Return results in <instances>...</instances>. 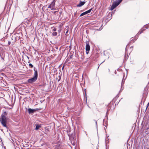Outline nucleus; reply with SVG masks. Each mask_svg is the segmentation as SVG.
Here are the masks:
<instances>
[{
  "label": "nucleus",
  "mask_w": 149,
  "mask_h": 149,
  "mask_svg": "<svg viewBox=\"0 0 149 149\" xmlns=\"http://www.w3.org/2000/svg\"><path fill=\"white\" fill-rule=\"evenodd\" d=\"M7 114V113L5 111L1 115L0 118L1 122L2 125L4 127L6 128H7L6 123L8 118L6 116Z\"/></svg>",
  "instance_id": "obj_1"
},
{
  "label": "nucleus",
  "mask_w": 149,
  "mask_h": 149,
  "mask_svg": "<svg viewBox=\"0 0 149 149\" xmlns=\"http://www.w3.org/2000/svg\"><path fill=\"white\" fill-rule=\"evenodd\" d=\"M34 70L35 72L34 76L33 77L29 79L28 80L29 83H32L35 82L37 79L38 77V73L37 70H36L35 67H34Z\"/></svg>",
  "instance_id": "obj_2"
},
{
  "label": "nucleus",
  "mask_w": 149,
  "mask_h": 149,
  "mask_svg": "<svg viewBox=\"0 0 149 149\" xmlns=\"http://www.w3.org/2000/svg\"><path fill=\"white\" fill-rule=\"evenodd\" d=\"M55 1L54 0L49 5L48 8H50L52 10H56V9L55 8Z\"/></svg>",
  "instance_id": "obj_3"
},
{
  "label": "nucleus",
  "mask_w": 149,
  "mask_h": 149,
  "mask_svg": "<svg viewBox=\"0 0 149 149\" xmlns=\"http://www.w3.org/2000/svg\"><path fill=\"white\" fill-rule=\"evenodd\" d=\"M119 4L116 1H114L112 5L111 8V10H113L114 8L117 6Z\"/></svg>",
  "instance_id": "obj_4"
},
{
  "label": "nucleus",
  "mask_w": 149,
  "mask_h": 149,
  "mask_svg": "<svg viewBox=\"0 0 149 149\" xmlns=\"http://www.w3.org/2000/svg\"><path fill=\"white\" fill-rule=\"evenodd\" d=\"M86 50L87 54L89 53L90 50V46L88 43H86Z\"/></svg>",
  "instance_id": "obj_5"
},
{
  "label": "nucleus",
  "mask_w": 149,
  "mask_h": 149,
  "mask_svg": "<svg viewBox=\"0 0 149 149\" xmlns=\"http://www.w3.org/2000/svg\"><path fill=\"white\" fill-rule=\"evenodd\" d=\"M37 109H31V108H29L28 109V113L29 114H31L33 113L35 111L37 110Z\"/></svg>",
  "instance_id": "obj_6"
},
{
  "label": "nucleus",
  "mask_w": 149,
  "mask_h": 149,
  "mask_svg": "<svg viewBox=\"0 0 149 149\" xmlns=\"http://www.w3.org/2000/svg\"><path fill=\"white\" fill-rule=\"evenodd\" d=\"M92 10V9L91 8L88 10L84 12H83V13H82L80 15V16H82L83 15H86L88 13H89L91 12V10Z\"/></svg>",
  "instance_id": "obj_7"
},
{
  "label": "nucleus",
  "mask_w": 149,
  "mask_h": 149,
  "mask_svg": "<svg viewBox=\"0 0 149 149\" xmlns=\"http://www.w3.org/2000/svg\"><path fill=\"white\" fill-rule=\"evenodd\" d=\"M84 53L82 52L80 53L79 55V57L82 59H84Z\"/></svg>",
  "instance_id": "obj_8"
},
{
  "label": "nucleus",
  "mask_w": 149,
  "mask_h": 149,
  "mask_svg": "<svg viewBox=\"0 0 149 149\" xmlns=\"http://www.w3.org/2000/svg\"><path fill=\"white\" fill-rule=\"evenodd\" d=\"M85 2L84 1H80L79 3L77 5V7H81L83 6L85 3Z\"/></svg>",
  "instance_id": "obj_9"
},
{
  "label": "nucleus",
  "mask_w": 149,
  "mask_h": 149,
  "mask_svg": "<svg viewBox=\"0 0 149 149\" xmlns=\"http://www.w3.org/2000/svg\"><path fill=\"white\" fill-rule=\"evenodd\" d=\"M143 32V31H140L136 35V38H137V37H138V36L141 33H142Z\"/></svg>",
  "instance_id": "obj_10"
},
{
  "label": "nucleus",
  "mask_w": 149,
  "mask_h": 149,
  "mask_svg": "<svg viewBox=\"0 0 149 149\" xmlns=\"http://www.w3.org/2000/svg\"><path fill=\"white\" fill-rule=\"evenodd\" d=\"M41 127V126L39 125H36L35 129L36 130H38L40 127Z\"/></svg>",
  "instance_id": "obj_11"
},
{
  "label": "nucleus",
  "mask_w": 149,
  "mask_h": 149,
  "mask_svg": "<svg viewBox=\"0 0 149 149\" xmlns=\"http://www.w3.org/2000/svg\"><path fill=\"white\" fill-rule=\"evenodd\" d=\"M57 35V33L56 32H54L52 33V35L53 36H56Z\"/></svg>",
  "instance_id": "obj_12"
},
{
  "label": "nucleus",
  "mask_w": 149,
  "mask_h": 149,
  "mask_svg": "<svg viewBox=\"0 0 149 149\" xmlns=\"http://www.w3.org/2000/svg\"><path fill=\"white\" fill-rule=\"evenodd\" d=\"M124 84V81H123V79L122 83H121V88H122L123 85Z\"/></svg>",
  "instance_id": "obj_13"
},
{
  "label": "nucleus",
  "mask_w": 149,
  "mask_h": 149,
  "mask_svg": "<svg viewBox=\"0 0 149 149\" xmlns=\"http://www.w3.org/2000/svg\"><path fill=\"white\" fill-rule=\"evenodd\" d=\"M116 1L118 2V3L119 4H120L121 2L123 1V0H117Z\"/></svg>",
  "instance_id": "obj_14"
},
{
  "label": "nucleus",
  "mask_w": 149,
  "mask_h": 149,
  "mask_svg": "<svg viewBox=\"0 0 149 149\" xmlns=\"http://www.w3.org/2000/svg\"><path fill=\"white\" fill-rule=\"evenodd\" d=\"M58 77V81L59 82L61 80V76L60 75H59Z\"/></svg>",
  "instance_id": "obj_15"
},
{
  "label": "nucleus",
  "mask_w": 149,
  "mask_h": 149,
  "mask_svg": "<svg viewBox=\"0 0 149 149\" xmlns=\"http://www.w3.org/2000/svg\"><path fill=\"white\" fill-rule=\"evenodd\" d=\"M29 65L30 66V67H31V68H32L33 67V65L32 64L29 63Z\"/></svg>",
  "instance_id": "obj_16"
},
{
  "label": "nucleus",
  "mask_w": 149,
  "mask_h": 149,
  "mask_svg": "<svg viewBox=\"0 0 149 149\" xmlns=\"http://www.w3.org/2000/svg\"><path fill=\"white\" fill-rule=\"evenodd\" d=\"M53 30L54 32H55L56 31V28H54Z\"/></svg>",
  "instance_id": "obj_17"
},
{
  "label": "nucleus",
  "mask_w": 149,
  "mask_h": 149,
  "mask_svg": "<svg viewBox=\"0 0 149 149\" xmlns=\"http://www.w3.org/2000/svg\"><path fill=\"white\" fill-rule=\"evenodd\" d=\"M145 30V29L143 28V29H141V30H140V31H143H143H144Z\"/></svg>",
  "instance_id": "obj_18"
},
{
  "label": "nucleus",
  "mask_w": 149,
  "mask_h": 149,
  "mask_svg": "<svg viewBox=\"0 0 149 149\" xmlns=\"http://www.w3.org/2000/svg\"><path fill=\"white\" fill-rule=\"evenodd\" d=\"M95 123H96V126L97 127V121L96 120H95Z\"/></svg>",
  "instance_id": "obj_19"
},
{
  "label": "nucleus",
  "mask_w": 149,
  "mask_h": 149,
  "mask_svg": "<svg viewBox=\"0 0 149 149\" xmlns=\"http://www.w3.org/2000/svg\"><path fill=\"white\" fill-rule=\"evenodd\" d=\"M10 44V41H8V45H9Z\"/></svg>",
  "instance_id": "obj_20"
},
{
  "label": "nucleus",
  "mask_w": 149,
  "mask_h": 149,
  "mask_svg": "<svg viewBox=\"0 0 149 149\" xmlns=\"http://www.w3.org/2000/svg\"><path fill=\"white\" fill-rule=\"evenodd\" d=\"M147 26H144V27L145 28H146V29L148 28V27H147Z\"/></svg>",
  "instance_id": "obj_21"
},
{
  "label": "nucleus",
  "mask_w": 149,
  "mask_h": 149,
  "mask_svg": "<svg viewBox=\"0 0 149 149\" xmlns=\"http://www.w3.org/2000/svg\"><path fill=\"white\" fill-rule=\"evenodd\" d=\"M58 31L59 33H60L61 30H59Z\"/></svg>",
  "instance_id": "obj_22"
},
{
  "label": "nucleus",
  "mask_w": 149,
  "mask_h": 149,
  "mask_svg": "<svg viewBox=\"0 0 149 149\" xmlns=\"http://www.w3.org/2000/svg\"><path fill=\"white\" fill-rule=\"evenodd\" d=\"M102 29H100V28H99L98 29H97V30H99V31H100V30H102Z\"/></svg>",
  "instance_id": "obj_23"
},
{
  "label": "nucleus",
  "mask_w": 149,
  "mask_h": 149,
  "mask_svg": "<svg viewBox=\"0 0 149 149\" xmlns=\"http://www.w3.org/2000/svg\"><path fill=\"white\" fill-rule=\"evenodd\" d=\"M56 12H57L56 11H54V14H55V13H56Z\"/></svg>",
  "instance_id": "obj_24"
},
{
  "label": "nucleus",
  "mask_w": 149,
  "mask_h": 149,
  "mask_svg": "<svg viewBox=\"0 0 149 149\" xmlns=\"http://www.w3.org/2000/svg\"><path fill=\"white\" fill-rule=\"evenodd\" d=\"M62 12H60L59 13L60 15L61 14Z\"/></svg>",
  "instance_id": "obj_25"
},
{
  "label": "nucleus",
  "mask_w": 149,
  "mask_h": 149,
  "mask_svg": "<svg viewBox=\"0 0 149 149\" xmlns=\"http://www.w3.org/2000/svg\"><path fill=\"white\" fill-rule=\"evenodd\" d=\"M64 67V66H63V67L62 68V69H63Z\"/></svg>",
  "instance_id": "obj_26"
},
{
  "label": "nucleus",
  "mask_w": 149,
  "mask_h": 149,
  "mask_svg": "<svg viewBox=\"0 0 149 149\" xmlns=\"http://www.w3.org/2000/svg\"><path fill=\"white\" fill-rule=\"evenodd\" d=\"M105 61V60L104 61H103V62H102V63H103V62H104V61Z\"/></svg>",
  "instance_id": "obj_27"
},
{
  "label": "nucleus",
  "mask_w": 149,
  "mask_h": 149,
  "mask_svg": "<svg viewBox=\"0 0 149 149\" xmlns=\"http://www.w3.org/2000/svg\"><path fill=\"white\" fill-rule=\"evenodd\" d=\"M106 113H107V112Z\"/></svg>",
  "instance_id": "obj_28"
},
{
  "label": "nucleus",
  "mask_w": 149,
  "mask_h": 149,
  "mask_svg": "<svg viewBox=\"0 0 149 149\" xmlns=\"http://www.w3.org/2000/svg\"><path fill=\"white\" fill-rule=\"evenodd\" d=\"M85 94L86 95V93H85Z\"/></svg>",
  "instance_id": "obj_29"
},
{
  "label": "nucleus",
  "mask_w": 149,
  "mask_h": 149,
  "mask_svg": "<svg viewBox=\"0 0 149 149\" xmlns=\"http://www.w3.org/2000/svg\"><path fill=\"white\" fill-rule=\"evenodd\" d=\"M149 104V102L148 103V104Z\"/></svg>",
  "instance_id": "obj_30"
}]
</instances>
